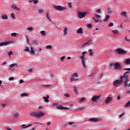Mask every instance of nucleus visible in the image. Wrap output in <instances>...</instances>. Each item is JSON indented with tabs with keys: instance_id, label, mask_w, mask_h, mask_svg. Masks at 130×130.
Masks as SVG:
<instances>
[{
	"instance_id": "obj_50",
	"label": "nucleus",
	"mask_w": 130,
	"mask_h": 130,
	"mask_svg": "<svg viewBox=\"0 0 130 130\" xmlns=\"http://www.w3.org/2000/svg\"><path fill=\"white\" fill-rule=\"evenodd\" d=\"M64 95L67 98H69L70 96V95L68 93H66L64 94Z\"/></svg>"
},
{
	"instance_id": "obj_17",
	"label": "nucleus",
	"mask_w": 130,
	"mask_h": 130,
	"mask_svg": "<svg viewBox=\"0 0 130 130\" xmlns=\"http://www.w3.org/2000/svg\"><path fill=\"white\" fill-rule=\"evenodd\" d=\"M77 32L78 34H82V28H79L77 31Z\"/></svg>"
},
{
	"instance_id": "obj_49",
	"label": "nucleus",
	"mask_w": 130,
	"mask_h": 130,
	"mask_svg": "<svg viewBox=\"0 0 130 130\" xmlns=\"http://www.w3.org/2000/svg\"><path fill=\"white\" fill-rule=\"evenodd\" d=\"M31 126H32V124H29L27 125V126H26V127H24V128H27V127H29Z\"/></svg>"
},
{
	"instance_id": "obj_8",
	"label": "nucleus",
	"mask_w": 130,
	"mask_h": 130,
	"mask_svg": "<svg viewBox=\"0 0 130 130\" xmlns=\"http://www.w3.org/2000/svg\"><path fill=\"white\" fill-rule=\"evenodd\" d=\"M101 98V95H94L93 96V97L92 98V102H96L98 100H99V99Z\"/></svg>"
},
{
	"instance_id": "obj_25",
	"label": "nucleus",
	"mask_w": 130,
	"mask_h": 130,
	"mask_svg": "<svg viewBox=\"0 0 130 130\" xmlns=\"http://www.w3.org/2000/svg\"><path fill=\"white\" fill-rule=\"evenodd\" d=\"M72 76L74 77H76V78H78V73H74L72 75Z\"/></svg>"
},
{
	"instance_id": "obj_33",
	"label": "nucleus",
	"mask_w": 130,
	"mask_h": 130,
	"mask_svg": "<svg viewBox=\"0 0 130 130\" xmlns=\"http://www.w3.org/2000/svg\"><path fill=\"white\" fill-rule=\"evenodd\" d=\"M92 43V42L91 40H89L88 42H87L86 43L84 44V45H89L91 44Z\"/></svg>"
},
{
	"instance_id": "obj_36",
	"label": "nucleus",
	"mask_w": 130,
	"mask_h": 130,
	"mask_svg": "<svg viewBox=\"0 0 130 130\" xmlns=\"http://www.w3.org/2000/svg\"><path fill=\"white\" fill-rule=\"evenodd\" d=\"M15 79V78L14 77H11L10 78H9L8 80L9 81H13Z\"/></svg>"
},
{
	"instance_id": "obj_40",
	"label": "nucleus",
	"mask_w": 130,
	"mask_h": 130,
	"mask_svg": "<svg viewBox=\"0 0 130 130\" xmlns=\"http://www.w3.org/2000/svg\"><path fill=\"white\" fill-rule=\"evenodd\" d=\"M87 26L88 28H91L92 27V24L89 23V24H87Z\"/></svg>"
},
{
	"instance_id": "obj_43",
	"label": "nucleus",
	"mask_w": 130,
	"mask_h": 130,
	"mask_svg": "<svg viewBox=\"0 0 130 130\" xmlns=\"http://www.w3.org/2000/svg\"><path fill=\"white\" fill-rule=\"evenodd\" d=\"M92 20H94V22H95V23H98L99 22V21L98 20H96L94 17L92 18Z\"/></svg>"
},
{
	"instance_id": "obj_6",
	"label": "nucleus",
	"mask_w": 130,
	"mask_h": 130,
	"mask_svg": "<svg viewBox=\"0 0 130 130\" xmlns=\"http://www.w3.org/2000/svg\"><path fill=\"white\" fill-rule=\"evenodd\" d=\"M116 51L118 54L120 55H124L127 53V51L121 48H119L117 49Z\"/></svg>"
},
{
	"instance_id": "obj_58",
	"label": "nucleus",
	"mask_w": 130,
	"mask_h": 130,
	"mask_svg": "<svg viewBox=\"0 0 130 130\" xmlns=\"http://www.w3.org/2000/svg\"><path fill=\"white\" fill-rule=\"evenodd\" d=\"M74 92L77 93V88L76 87H74Z\"/></svg>"
},
{
	"instance_id": "obj_18",
	"label": "nucleus",
	"mask_w": 130,
	"mask_h": 130,
	"mask_svg": "<svg viewBox=\"0 0 130 130\" xmlns=\"http://www.w3.org/2000/svg\"><path fill=\"white\" fill-rule=\"evenodd\" d=\"M24 96H29V94L27 93H21L20 94L21 97Z\"/></svg>"
},
{
	"instance_id": "obj_61",
	"label": "nucleus",
	"mask_w": 130,
	"mask_h": 130,
	"mask_svg": "<svg viewBox=\"0 0 130 130\" xmlns=\"http://www.w3.org/2000/svg\"><path fill=\"white\" fill-rule=\"evenodd\" d=\"M120 99V96L119 95H118V96H117V100H119Z\"/></svg>"
},
{
	"instance_id": "obj_22",
	"label": "nucleus",
	"mask_w": 130,
	"mask_h": 130,
	"mask_svg": "<svg viewBox=\"0 0 130 130\" xmlns=\"http://www.w3.org/2000/svg\"><path fill=\"white\" fill-rule=\"evenodd\" d=\"M130 106V101H128L127 103L125 104V107H129Z\"/></svg>"
},
{
	"instance_id": "obj_54",
	"label": "nucleus",
	"mask_w": 130,
	"mask_h": 130,
	"mask_svg": "<svg viewBox=\"0 0 130 130\" xmlns=\"http://www.w3.org/2000/svg\"><path fill=\"white\" fill-rule=\"evenodd\" d=\"M23 82H24V80L23 79H20L19 83L22 84Z\"/></svg>"
},
{
	"instance_id": "obj_59",
	"label": "nucleus",
	"mask_w": 130,
	"mask_h": 130,
	"mask_svg": "<svg viewBox=\"0 0 130 130\" xmlns=\"http://www.w3.org/2000/svg\"><path fill=\"white\" fill-rule=\"evenodd\" d=\"M6 105L5 104H3L2 105V107H3V108H5Z\"/></svg>"
},
{
	"instance_id": "obj_51",
	"label": "nucleus",
	"mask_w": 130,
	"mask_h": 130,
	"mask_svg": "<svg viewBox=\"0 0 130 130\" xmlns=\"http://www.w3.org/2000/svg\"><path fill=\"white\" fill-rule=\"evenodd\" d=\"M19 117V115L18 114H14V118H17Z\"/></svg>"
},
{
	"instance_id": "obj_35",
	"label": "nucleus",
	"mask_w": 130,
	"mask_h": 130,
	"mask_svg": "<svg viewBox=\"0 0 130 130\" xmlns=\"http://www.w3.org/2000/svg\"><path fill=\"white\" fill-rule=\"evenodd\" d=\"M17 36V33L16 32H12L11 34V36L15 37Z\"/></svg>"
},
{
	"instance_id": "obj_13",
	"label": "nucleus",
	"mask_w": 130,
	"mask_h": 130,
	"mask_svg": "<svg viewBox=\"0 0 130 130\" xmlns=\"http://www.w3.org/2000/svg\"><path fill=\"white\" fill-rule=\"evenodd\" d=\"M112 101V99L110 97L106 98L105 100V103L108 104L109 103L111 102Z\"/></svg>"
},
{
	"instance_id": "obj_5",
	"label": "nucleus",
	"mask_w": 130,
	"mask_h": 130,
	"mask_svg": "<svg viewBox=\"0 0 130 130\" xmlns=\"http://www.w3.org/2000/svg\"><path fill=\"white\" fill-rule=\"evenodd\" d=\"M114 70H121V66L118 62H115L114 63Z\"/></svg>"
},
{
	"instance_id": "obj_63",
	"label": "nucleus",
	"mask_w": 130,
	"mask_h": 130,
	"mask_svg": "<svg viewBox=\"0 0 130 130\" xmlns=\"http://www.w3.org/2000/svg\"><path fill=\"white\" fill-rule=\"evenodd\" d=\"M87 53V52H83V53H82V55H85V54H86Z\"/></svg>"
},
{
	"instance_id": "obj_46",
	"label": "nucleus",
	"mask_w": 130,
	"mask_h": 130,
	"mask_svg": "<svg viewBox=\"0 0 130 130\" xmlns=\"http://www.w3.org/2000/svg\"><path fill=\"white\" fill-rule=\"evenodd\" d=\"M84 100H85V98H81L80 99L79 101L80 102H82V101H83Z\"/></svg>"
},
{
	"instance_id": "obj_41",
	"label": "nucleus",
	"mask_w": 130,
	"mask_h": 130,
	"mask_svg": "<svg viewBox=\"0 0 130 130\" xmlns=\"http://www.w3.org/2000/svg\"><path fill=\"white\" fill-rule=\"evenodd\" d=\"M113 25H114V23H112V22H111V23H110L108 24L109 27H112V26H113Z\"/></svg>"
},
{
	"instance_id": "obj_62",
	"label": "nucleus",
	"mask_w": 130,
	"mask_h": 130,
	"mask_svg": "<svg viewBox=\"0 0 130 130\" xmlns=\"http://www.w3.org/2000/svg\"><path fill=\"white\" fill-rule=\"evenodd\" d=\"M50 124H51V122H48L47 125H49V126H50Z\"/></svg>"
},
{
	"instance_id": "obj_44",
	"label": "nucleus",
	"mask_w": 130,
	"mask_h": 130,
	"mask_svg": "<svg viewBox=\"0 0 130 130\" xmlns=\"http://www.w3.org/2000/svg\"><path fill=\"white\" fill-rule=\"evenodd\" d=\"M68 5H69V7L70 8H72V7H73L72 6V3H68Z\"/></svg>"
},
{
	"instance_id": "obj_26",
	"label": "nucleus",
	"mask_w": 130,
	"mask_h": 130,
	"mask_svg": "<svg viewBox=\"0 0 130 130\" xmlns=\"http://www.w3.org/2000/svg\"><path fill=\"white\" fill-rule=\"evenodd\" d=\"M67 31H68L67 27H64V28L63 29V33L64 35H66L67 34Z\"/></svg>"
},
{
	"instance_id": "obj_27",
	"label": "nucleus",
	"mask_w": 130,
	"mask_h": 130,
	"mask_svg": "<svg viewBox=\"0 0 130 130\" xmlns=\"http://www.w3.org/2000/svg\"><path fill=\"white\" fill-rule=\"evenodd\" d=\"M94 17H95V18L96 19H99V18H101V16L98 14H94Z\"/></svg>"
},
{
	"instance_id": "obj_21",
	"label": "nucleus",
	"mask_w": 130,
	"mask_h": 130,
	"mask_svg": "<svg viewBox=\"0 0 130 130\" xmlns=\"http://www.w3.org/2000/svg\"><path fill=\"white\" fill-rule=\"evenodd\" d=\"M110 18L109 15H107L106 17V19L104 20L105 22H107Z\"/></svg>"
},
{
	"instance_id": "obj_37",
	"label": "nucleus",
	"mask_w": 130,
	"mask_h": 130,
	"mask_svg": "<svg viewBox=\"0 0 130 130\" xmlns=\"http://www.w3.org/2000/svg\"><path fill=\"white\" fill-rule=\"evenodd\" d=\"M27 30L29 31H31L33 30V28L32 27H27Z\"/></svg>"
},
{
	"instance_id": "obj_11",
	"label": "nucleus",
	"mask_w": 130,
	"mask_h": 130,
	"mask_svg": "<svg viewBox=\"0 0 130 130\" xmlns=\"http://www.w3.org/2000/svg\"><path fill=\"white\" fill-rule=\"evenodd\" d=\"M56 108L57 109H59V110H69L70 108H67V107H63L62 105H59L58 106H57L56 107Z\"/></svg>"
},
{
	"instance_id": "obj_48",
	"label": "nucleus",
	"mask_w": 130,
	"mask_h": 130,
	"mask_svg": "<svg viewBox=\"0 0 130 130\" xmlns=\"http://www.w3.org/2000/svg\"><path fill=\"white\" fill-rule=\"evenodd\" d=\"M43 12V10H42V9H39V14H42Z\"/></svg>"
},
{
	"instance_id": "obj_14",
	"label": "nucleus",
	"mask_w": 130,
	"mask_h": 130,
	"mask_svg": "<svg viewBox=\"0 0 130 130\" xmlns=\"http://www.w3.org/2000/svg\"><path fill=\"white\" fill-rule=\"evenodd\" d=\"M89 121L95 123L99 122V120L98 118H91L89 119Z\"/></svg>"
},
{
	"instance_id": "obj_19",
	"label": "nucleus",
	"mask_w": 130,
	"mask_h": 130,
	"mask_svg": "<svg viewBox=\"0 0 130 130\" xmlns=\"http://www.w3.org/2000/svg\"><path fill=\"white\" fill-rule=\"evenodd\" d=\"M49 12H48L46 14V17L50 21V22H52V20H51V19L49 17Z\"/></svg>"
},
{
	"instance_id": "obj_55",
	"label": "nucleus",
	"mask_w": 130,
	"mask_h": 130,
	"mask_svg": "<svg viewBox=\"0 0 130 130\" xmlns=\"http://www.w3.org/2000/svg\"><path fill=\"white\" fill-rule=\"evenodd\" d=\"M123 115H124V114H122V113L120 114L119 116V118H121L123 116Z\"/></svg>"
},
{
	"instance_id": "obj_38",
	"label": "nucleus",
	"mask_w": 130,
	"mask_h": 130,
	"mask_svg": "<svg viewBox=\"0 0 130 130\" xmlns=\"http://www.w3.org/2000/svg\"><path fill=\"white\" fill-rule=\"evenodd\" d=\"M65 58H66V56H62V57H60V60L61 61H62V60H63L64 59H65Z\"/></svg>"
},
{
	"instance_id": "obj_23",
	"label": "nucleus",
	"mask_w": 130,
	"mask_h": 130,
	"mask_svg": "<svg viewBox=\"0 0 130 130\" xmlns=\"http://www.w3.org/2000/svg\"><path fill=\"white\" fill-rule=\"evenodd\" d=\"M88 51H89V52H90V53H89V56H90V57H92V56H93V53H92V50H91V49H89V50H88Z\"/></svg>"
},
{
	"instance_id": "obj_45",
	"label": "nucleus",
	"mask_w": 130,
	"mask_h": 130,
	"mask_svg": "<svg viewBox=\"0 0 130 130\" xmlns=\"http://www.w3.org/2000/svg\"><path fill=\"white\" fill-rule=\"evenodd\" d=\"M33 2H34L33 4L34 5H36L38 3V1H37V0H33Z\"/></svg>"
},
{
	"instance_id": "obj_10",
	"label": "nucleus",
	"mask_w": 130,
	"mask_h": 130,
	"mask_svg": "<svg viewBox=\"0 0 130 130\" xmlns=\"http://www.w3.org/2000/svg\"><path fill=\"white\" fill-rule=\"evenodd\" d=\"M84 55L82 54V55L81 56V58L82 59V65L83 66L84 68H85L86 67V66H85V58H84Z\"/></svg>"
},
{
	"instance_id": "obj_64",
	"label": "nucleus",
	"mask_w": 130,
	"mask_h": 130,
	"mask_svg": "<svg viewBox=\"0 0 130 130\" xmlns=\"http://www.w3.org/2000/svg\"><path fill=\"white\" fill-rule=\"evenodd\" d=\"M126 93L127 94H129L130 93V90L129 91H127Z\"/></svg>"
},
{
	"instance_id": "obj_47",
	"label": "nucleus",
	"mask_w": 130,
	"mask_h": 130,
	"mask_svg": "<svg viewBox=\"0 0 130 130\" xmlns=\"http://www.w3.org/2000/svg\"><path fill=\"white\" fill-rule=\"evenodd\" d=\"M25 52H29V51H30V50H29V48H28V47H26V49H25Z\"/></svg>"
},
{
	"instance_id": "obj_42",
	"label": "nucleus",
	"mask_w": 130,
	"mask_h": 130,
	"mask_svg": "<svg viewBox=\"0 0 130 130\" xmlns=\"http://www.w3.org/2000/svg\"><path fill=\"white\" fill-rule=\"evenodd\" d=\"M44 100L45 101V102H46V103H48V102H49V100L46 98V97H44Z\"/></svg>"
},
{
	"instance_id": "obj_2",
	"label": "nucleus",
	"mask_w": 130,
	"mask_h": 130,
	"mask_svg": "<svg viewBox=\"0 0 130 130\" xmlns=\"http://www.w3.org/2000/svg\"><path fill=\"white\" fill-rule=\"evenodd\" d=\"M130 73L129 71H126L124 73L123 76H121V77L123 79L125 78V81L124 82V86L125 87L128 86L127 82L128 81V76H126V74Z\"/></svg>"
},
{
	"instance_id": "obj_31",
	"label": "nucleus",
	"mask_w": 130,
	"mask_h": 130,
	"mask_svg": "<svg viewBox=\"0 0 130 130\" xmlns=\"http://www.w3.org/2000/svg\"><path fill=\"white\" fill-rule=\"evenodd\" d=\"M95 12H96L98 14H101V13H102L101 10L100 9H97Z\"/></svg>"
},
{
	"instance_id": "obj_28",
	"label": "nucleus",
	"mask_w": 130,
	"mask_h": 130,
	"mask_svg": "<svg viewBox=\"0 0 130 130\" xmlns=\"http://www.w3.org/2000/svg\"><path fill=\"white\" fill-rule=\"evenodd\" d=\"M11 17L12 19H13L14 20L16 19V18L15 17V15L14 13H11Z\"/></svg>"
},
{
	"instance_id": "obj_56",
	"label": "nucleus",
	"mask_w": 130,
	"mask_h": 130,
	"mask_svg": "<svg viewBox=\"0 0 130 130\" xmlns=\"http://www.w3.org/2000/svg\"><path fill=\"white\" fill-rule=\"evenodd\" d=\"M32 70L31 69H28V73H31L32 72Z\"/></svg>"
},
{
	"instance_id": "obj_34",
	"label": "nucleus",
	"mask_w": 130,
	"mask_h": 130,
	"mask_svg": "<svg viewBox=\"0 0 130 130\" xmlns=\"http://www.w3.org/2000/svg\"><path fill=\"white\" fill-rule=\"evenodd\" d=\"M2 18L4 20H7V19H8V16L7 15L3 16Z\"/></svg>"
},
{
	"instance_id": "obj_12",
	"label": "nucleus",
	"mask_w": 130,
	"mask_h": 130,
	"mask_svg": "<svg viewBox=\"0 0 130 130\" xmlns=\"http://www.w3.org/2000/svg\"><path fill=\"white\" fill-rule=\"evenodd\" d=\"M11 8L12 9H14V10H17L18 11H20V9L18 8L17 7V6L15 4H14V3L11 4Z\"/></svg>"
},
{
	"instance_id": "obj_16",
	"label": "nucleus",
	"mask_w": 130,
	"mask_h": 130,
	"mask_svg": "<svg viewBox=\"0 0 130 130\" xmlns=\"http://www.w3.org/2000/svg\"><path fill=\"white\" fill-rule=\"evenodd\" d=\"M71 82L75 81H77L78 79H76L75 77L72 76V77L70 79Z\"/></svg>"
},
{
	"instance_id": "obj_30",
	"label": "nucleus",
	"mask_w": 130,
	"mask_h": 130,
	"mask_svg": "<svg viewBox=\"0 0 130 130\" xmlns=\"http://www.w3.org/2000/svg\"><path fill=\"white\" fill-rule=\"evenodd\" d=\"M121 16H123L124 17H126V12H122L121 13Z\"/></svg>"
},
{
	"instance_id": "obj_15",
	"label": "nucleus",
	"mask_w": 130,
	"mask_h": 130,
	"mask_svg": "<svg viewBox=\"0 0 130 130\" xmlns=\"http://www.w3.org/2000/svg\"><path fill=\"white\" fill-rule=\"evenodd\" d=\"M17 66H18V64L17 63H12L9 66V67L12 69L15 67H17Z\"/></svg>"
},
{
	"instance_id": "obj_32",
	"label": "nucleus",
	"mask_w": 130,
	"mask_h": 130,
	"mask_svg": "<svg viewBox=\"0 0 130 130\" xmlns=\"http://www.w3.org/2000/svg\"><path fill=\"white\" fill-rule=\"evenodd\" d=\"M32 44L34 45H38V42L37 40H35V41H32Z\"/></svg>"
},
{
	"instance_id": "obj_4",
	"label": "nucleus",
	"mask_w": 130,
	"mask_h": 130,
	"mask_svg": "<svg viewBox=\"0 0 130 130\" xmlns=\"http://www.w3.org/2000/svg\"><path fill=\"white\" fill-rule=\"evenodd\" d=\"M53 7L54 9H57L58 11H62L63 10H65L67 9L66 7H62V6H54V5H53Z\"/></svg>"
},
{
	"instance_id": "obj_24",
	"label": "nucleus",
	"mask_w": 130,
	"mask_h": 130,
	"mask_svg": "<svg viewBox=\"0 0 130 130\" xmlns=\"http://www.w3.org/2000/svg\"><path fill=\"white\" fill-rule=\"evenodd\" d=\"M125 63L127 65H129L130 64V59H127L126 60H125Z\"/></svg>"
},
{
	"instance_id": "obj_9",
	"label": "nucleus",
	"mask_w": 130,
	"mask_h": 130,
	"mask_svg": "<svg viewBox=\"0 0 130 130\" xmlns=\"http://www.w3.org/2000/svg\"><path fill=\"white\" fill-rule=\"evenodd\" d=\"M12 42L10 41V42H2L1 43H0V47H2L3 46H7L9 45L10 43H12Z\"/></svg>"
},
{
	"instance_id": "obj_7",
	"label": "nucleus",
	"mask_w": 130,
	"mask_h": 130,
	"mask_svg": "<svg viewBox=\"0 0 130 130\" xmlns=\"http://www.w3.org/2000/svg\"><path fill=\"white\" fill-rule=\"evenodd\" d=\"M86 13L85 12H79L78 13V17L79 19H82L85 17Z\"/></svg>"
},
{
	"instance_id": "obj_60",
	"label": "nucleus",
	"mask_w": 130,
	"mask_h": 130,
	"mask_svg": "<svg viewBox=\"0 0 130 130\" xmlns=\"http://www.w3.org/2000/svg\"><path fill=\"white\" fill-rule=\"evenodd\" d=\"M74 123H75L74 122H69V125H72V124H73Z\"/></svg>"
},
{
	"instance_id": "obj_3",
	"label": "nucleus",
	"mask_w": 130,
	"mask_h": 130,
	"mask_svg": "<svg viewBox=\"0 0 130 130\" xmlns=\"http://www.w3.org/2000/svg\"><path fill=\"white\" fill-rule=\"evenodd\" d=\"M122 81H123V78H122L121 76H120L119 80L117 79L113 82V86L117 87H118V85H121L122 83Z\"/></svg>"
},
{
	"instance_id": "obj_53",
	"label": "nucleus",
	"mask_w": 130,
	"mask_h": 130,
	"mask_svg": "<svg viewBox=\"0 0 130 130\" xmlns=\"http://www.w3.org/2000/svg\"><path fill=\"white\" fill-rule=\"evenodd\" d=\"M13 52L12 51H10L9 53H8V55H13Z\"/></svg>"
},
{
	"instance_id": "obj_52",
	"label": "nucleus",
	"mask_w": 130,
	"mask_h": 130,
	"mask_svg": "<svg viewBox=\"0 0 130 130\" xmlns=\"http://www.w3.org/2000/svg\"><path fill=\"white\" fill-rule=\"evenodd\" d=\"M46 48L47 49H51L52 48V46L51 45H48L47 47H46Z\"/></svg>"
},
{
	"instance_id": "obj_1",
	"label": "nucleus",
	"mask_w": 130,
	"mask_h": 130,
	"mask_svg": "<svg viewBox=\"0 0 130 130\" xmlns=\"http://www.w3.org/2000/svg\"><path fill=\"white\" fill-rule=\"evenodd\" d=\"M30 115L31 116L34 117H36L37 118H40L41 117H42V116H44V113L40 112L39 113L36 112H31L30 113Z\"/></svg>"
},
{
	"instance_id": "obj_57",
	"label": "nucleus",
	"mask_w": 130,
	"mask_h": 130,
	"mask_svg": "<svg viewBox=\"0 0 130 130\" xmlns=\"http://www.w3.org/2000/svg\"><path fill=\"white\" fill-rule=\"evenodd\" d=\"M124 71H130V68H125L123 69Z\"/></svg>"
},
{
	"instance_id": "obj_39",
	"label": "nucleus",
	"mask_w": 130,
	"mask_h": 130,
	"mask_svg": "<svg viewBox=\"0 0 130 130\" xmlns=\"http://www.w3.org/2000/svg\"><path fill=\"white\" fill-rule=\"evenodd\" d=\"M30 53L31 54H35V51L33 50V48L32 47H31L30 48Z\"/></svg>"
},
{
	"instance_id": "obj_20",
	"label": "nucleus",
	"mask_w": 130,
	"mask_h": 130,
	"mask_svg": "<svg viewBox=\"0 0 130 130\" xmlns=\"http://www.w3.org/2000/svg\"><path fill=\"white\" fill-rule=\"evenodd\" d=\"M112 32L114 34H117L118 33V30L117 29H114L112 30Z\"/></svg>"
},
{
	"instance_id": "obj_29",
	"label": "nucleus",
	"mask_w": 130,
	"mask_h": 130,
	"mask_svg": "<svg viewBox=\"0 0 130 130\" xmlns=\"http://www.w3.org/2000/svg\"><path fill=\"white\" fill-rule=\"evenodd\" d=\"M40 33L41 34L42 36H44L45 35L46 33H45V30H41Z\"/></svg>"
}]
</instances>
